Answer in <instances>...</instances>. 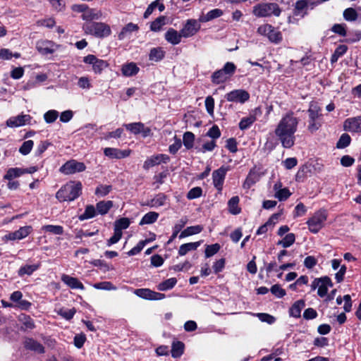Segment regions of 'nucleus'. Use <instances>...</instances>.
<instances>
[{"instance_id":"a18cd8bd","label":"nucleus","mask_w":361,"mask_h":361,"mask_svg":"<svg viewBox=\"0 0 361 361\" xmlns=\"http://www.w3.org/2000/svg\"><path fill=\"white\" fill-rule=\"evenodd\" d=\"M23 174L22 168H10L6 171V173L4 175V179L8 180H11L13 178L20 177Z\"/></svg>"},{"instance_id":"79ce46f5","label":"nucleus","mask_w":361,"mask_h":361,"mask_svg":"<svg viewBox=\"0 0 361 361\" xmlns=\"http://www.w3.org/2000/svg\"><path fill=\"white\" fill-rule=\"evenodd\" d=\"M176 283L177 279L176 278H170L159 283L157 286V289L160 291L171 290L176 286Z\"/></svg>"},{"instance_id":"c03bdc74","label":"nucleus","mask_w":361,"mask_h":361,"mask_svg":"<svg viewBox=\"0 0 361 361\" xmlns=\"http://www.w3.org/2000/svg\"><path fill=\"white\" fill-rule=\"evenodd\" d=\"M274 190H276L275 193V197L279 201L286 200L290 195L289 190L286 188L278 190V184L276 183L274 187Z\"/></svg>"},{"instance_id":"72a5a7b5","label":"nucleus","mask_w":361,"mask_h":361,"mask_svg":"<svg viewBox=\"0 0 361 361\" xmlns=\"http://www.w3.org/2000/svg\"><path fill=\"white\" fill-rule=\"evenodd\" d=\"M204 228L202 225H196L188 226L184 229L179 235V238H183L190 235L198 234L203 231Z\"/></svg>"},{"instance_id":"6ab92c4d","label":"nucleus","mask_w":361,"mask_h":361,"mask_svg":"<svg viewBox=\"0 0 361 361\" xmlns=\"http://www.w3.org/2000/svg\"><path fill=\"white\" fill-rule=\"evenodd\" d=\"M123 126L135 135L142 133L143 137L148 136L150 133V129L149 128H145V125L141 122L124 124Z\"/></svg>"},{"instance_id":"6e6552de","label":"nucleus","mask_w":361,"mask_h":361,"mask_svg":"<svg viewBox=\"0 0 361 361\" xmlns=\"http://www.w3.org/2000/svg\"><path fill=\"white\" fill-rule=\"evenodd\" d=\"M86 166L84 163L79 162L75 159L66 161L59 169L60 172L66 175L73 174L78 172L84 171Z\"/></svg>"},{"instance_id":"423d86ee","label":"nucleus","mask_w":361,"mask_h":361,"mask_svg":"<svg viewBox=\"0 0 361 361\" xmlns=\"http://www.w3.org/2000/svg\"><path fill=\"white\" fill-rule=\"evenodd\" d=\"M326 219L327 212L325 209L316 212L307 221L310 231L312 233H317L323 228Z\"/></svg>"},{"instance_id":"f257e3e1","label":"nucleus","mask_w":361,"mask_h":361,"mask_svg":"<svg viewBox=\"0 0 361 361\" xmlns=\"http://www.w3.org/2000/svg\"><path fill=\"white\" fill-rule=\"evenodd\" d=\"M299 122V118L291 111L283 115L279 121L274 134L283 147L289 149L295 145V133L298 130Z\"/></svg>"},{"instance_id":"c756f323","label":"nucleus","mask_w":361,"mask_h":361,"mask_svg":"<svg viewBox=\"0 0 361 361\" xmlns=\"http://www.w3.org/2000/svg\"><path fill=\"white\" fill-rule=\"evenodd\" d=\"M328 286H333V283L331 282V279L328 276L322 277V283L319 284L318 287V295L320 296L321 298L324 297L327 294Z\"/></svg>"},{"instance_id":"bf43d9fd","label":"nucleus","mask_w":361,"mask_h":361,"mask_svg":"<svg viewBox=\"0 0 361 361\" xmlns=\"http://www.w3.org/2000/svg\"><path fill=\"white\" fill-rule=\"evenodd\" d=\"M220 248L221 247L218 243L207 245L204 251L205 257L207 258L212 257L219 251Z\"/></svg>"},{"instance_id":"7ed1b4c3","label":"nucleus","mask_w":361,"mask_h":361,"mask_svg":"<svg viewBox=\"0 0 361 361\" xmlns=\"http://www.w3.org/2000/svg\"><path fill=\"white\" fill-rule=\"evenodd\" d=\"M282 12L276 3H261L253 6L252 14L257 18L279 17Z\"/></svg>"},{"instance_id":"774afa93","label":"nucleus","mask_w":361,"mask_h":361,"mask_svg":"<svg viewBox=\"0 0 361 361\" xmlns=\"http://www.w3.org/2000/svg\"><path fill=\"white\" fill-rule=\"evenodd\" d=\"M202 194V190L200 187H195L189 190L187 194L188 200H193L200 197Z\"/></svg>"},{"instance_id":"c85d7f7f","label":"nucleus","mask_w":361,"mask_h":361,"mask_svg":"<svg viewBox=\"0 0 361 361\" xmlns=\"http://www.w3.org/2000/svg\"><path fill=\"white\" fill-rule=\"evenodd\" d=\"M202 242V240H200L194 243H188L181 245L178 250V255L180 256H184L188 252L197 250V247L200 246Z\"/></svg>"},{"instance_id":"e2e57ef3","label":"nucleus","mask_w":361,"mask_h":361,"mask_svg":"<svg viewBox=\"0 0 361 361\" xmlns=\"http://www.w3.org/2000/svg\"><path fill=\"white\" fill-rule=\"evenodd\" d=\"M112 190V186L110 185H100L95 190V195L100 197H104L108 195Z\"/></svg>"},{"instance_id":"e433bc0d","label":"nucleus","mask_w":361,"mask_h":361,"mask_svg":"<svg viewBox=\"0 0 361 361\" xmlns=\"http://www.w3.org/2000/svg\"><path fill=\"white\" fill-rule=\"evenodd\" d=\"M39 267V263L36 264H25L19 269L18 274L19 276L24 275L30 276L34 271H37Z\"/></svg>"},{"instance_id":"338daca9","label":"nucleus","mask_w":361,"mask_h":361,"mask_svg":"<svg viewBox=\"0 0 361 361\" xmlns=\"http://www.w3.org/2000/svg\"><path fill=\"white\" fill-rule=\"evenodd\" d=\"M205 107L207 113L213 116L214 110V99L212 96H208L205 99Z\"/></svg>"},{"instance_id":"2eb2a0df","label":"nucleus","mask_w":361,"mask_h":361,"mask_svg":"<svg viewBox=\"0 0 361 361\" xmlns=\"http://www.w3.org/2000/svg\"><path fill=\"white\" fill-rule=\"evenodd\" d=\"M227 169L221 166L212 173L213 184L219 192L223 188V184L226 178Z\"/></svg>"},{"instance_id":"603ef678","label":"nucleus","mask_w":361,"mask_h":361,"mask_svg":"<svg viewBox=\"0 0 361 361\" xmlns=\"http://www.w3.org/2000/svg\"><path fill=\"white\" fill-rule=\"evenodd\" d=\"M351 142L350 136L347 133H343L341 135L336 143V147L338 149H344L350 145Z\"/></svg>"},{"instance_id":"ea45409f","label":"nucleus","mask_w":361,"mask_h":361,"mask_svg":"<svg viewBox=\"0 0 361 361\" xmlns=\"http://www.w3.org/2000/svg\"><path fill=\"white\" fill-rule=\"evenodd\" d=\"M212 82L214 84L219 85L223 82H225L227 80L229 79L228 76H227L221 69L216 71L212 75Z\"/></svg>"},{"instance_id":"58836bf2","label":"nucleus","mask_w":361,"mask_h":361,"mask_svg":"<svg viewBox=\"0 0 361 361\" xmlns=\"http://www.w3.org/2000/svg\"><path fill=\"white\" fill-rule=\"evenodd\" d=\"M165 52L161 47L152 48L149 54V59L152 61L158 62L163 59Z\"/></svg>"},{"instance_id":"1a4fd4ad","label":"nucleus","mask_w":361,"mask_h":361,"mask_svg":"<svg viewBox=\"0 0 361 361\" xmlns=\"http://www.w3.org/2000/svg\"><path fill=\"white\" fill-rule=\"evenodd\" d=\"M83 62L92 66V71L96 74H100L104 70L109 63L107 61L97 58L93 54H89L84 57Z\"/></svg>"},{"instance_id":"9d476101","label":"nucleus","mask_w":361,"mask_h":361,"mask_svg":"<svg viewBox=\"0 0 361 361\" xmlns=\"http://www.w3.org/2000/svg\"><path fill=\"white\" fill-rule=\"evenodd\" d=\"M137 297L149 300H160L165 298L164 293L155 292L149 288H137L134 290Z\"/></svg>"},{"instance_id":"5701e85b","label":"nucleus","mask_w":361,"mask_h":361,"mask_svg":"<svg viewBox=\"0 0 361 361\" xmlns=\"http://www.w3.org/2000/svg\"><path fill=\"white\" fill-rule=\"evenodd\" d=\"M61 281L72 289H85L83 284L77 278L72 277L67 274H63L61 276Z\"/></svg>"},{"instance_id":"b1692460","label":"nucleus","mask_w":361,"mask_h":361,"mask_svg":"<svg viewBox=\"0 0 361 361\" xmlns=\"http://www.w3.org/2000/svg\"><path fill=\"white\" fill-rule=\"evenodd\" d=\"M24 347L30 350L35 351L37 353H44V346L32 338H26L24 341Z\"/></svg>"},{"instance_id":"a211bd4d","label":"nucleus","mask_w":361,"mask_h":361,"mask_svg":"<svg viewBox=\"0 0 361 361\" xmlns=\"http://www.w3.org/2000/svg\"><path fill=\"white\" fill-rule=\"evenodd\" d=\"M343 128L349 132L361 133V116L346 119Z\"/></svg>"},{"instance_id":"412c9836","label":"nucleus","mask_w":361,"mask_h":361,"mask_svg":"<svg viewBox=\"0 0 361 361\" xmlns=\"http://www.w3.org/2000/svg\"><path fill=\"white\" fill-rule=\"evenodd\" d=\"M79 10L82 11V18L85 20H98L102 15L100 11L93 8H87L85 5L79 6Z\"/></svg>"},{"instance_id":"7c9ffc66","label":"nucleus","mask_w":361,"mask_h":361,"mask_svg":"<svg viewBox=\"0 0 361 361\" xmlns=\"http://www.w3.org/2000/svg\"><path fill=\"white\" fill-rule=\"evenodd\" d=\"M185 345L182 341H174L171 345V356L173 358L180 357L184 353Z\"/></svg>"},{"instance_id":"9b49d317","label":"nucleus","mask_w":361,"mask_h":361,"mask_svg":"<svg viewBox=\"0 0 361 361\" xmlns=\"http://www.w3.org/2000/svg\"><path fill=\"white\" fill-rule=\"evenodd\" d=\"M225 98L228 102L243 104L250 99V94L244 90H234L227 93Z\"/></svg>"},{"instance_id":"aec40b11","label":"nucleus","mask_w":361,"mask_h":361,"mask_svg":"<svg viewBox=\"0 0 361 361\" xmlns=\"http://www.w3.org/2000/svg\"><path fill=\"white\" fill-rule=\"evenodd\" d=\"M56 47L57 45L49 40H40L37 42L36 44L37 51L44 55L53 54Z\"/></svg>"},{"instance_id":"ddd939ff","label":"nucleus","mask_w":361,"mask_h":361,"mask_svg":"<svg viewBox=\"0 0 361 361\" xmlns=\"http://www.w3.org/2000/svg\"><path fill=\"white\" fill-rule=\"evenodd\" d=\"M32 117L29 114H19L16 116H12L6 121V126L10 128H17L29 124Z\"/></svg>"},{"instance_id":"13d9d810","label":"nucleus","mask_w":361,"mask_h":361,"mask_svg":"<svg viewBox=\"0 0 361 361\" xmlns=\"http://www.w3.org/2000/svg\"><path fill=\"white\" fill-rule=\"evenodd\" d=\"M331 30L333 32H334L336 34H338V35L342 36V37H345L346 35H347L346 25L344 24V23H342V24H338V23L334 24L331 27Z\"/></svg>"},{"instance_id":"f8f14e48","label":"nucleus","mask_w":361,"mask_h":361,"mask_svg":"<svg viewBox=\"0 0 361 361\" xmlns=\"http://www.w3.org/2000/svg\"><path fill=\"white\" fill-rule=\"evenodd\" d=\"M200 23L195 19H189L186 21L183 27L181 29V33L183 37H190L195 35L200 29Z\"/></svg>"},{"instance_id":"3c124183","label":"nucleus","mask_w":361,"mask_h":361,"mask_svg":"<svg viewBox=\"0 0 361 361\" xmlns=\"http://www.w3.org/2000/svg\"><path fill=\"white\" fill-rule=\"evenodd\" d=\"M308 8V2L307 0H298L296 1L294 9V15L300 16L303 11Z\"/></svg>"},{"instance_id":"a19ab883","label":"nucleus","mask_w":361,"mask_h":361,"mask_svg":"<svg viewBox=\"0 0 361 361\" xmlns=\"http://www.w3.org/2000/svg\"><path fill=\"white\" fill-rule=\"evenodd\" d=\"M159 217V214L156 212H149L145 214L140 220L139 225L151 224L154 223Z\"/></svg>"},{"instance_id":"0e129e2a","label":"nucleus","mask_w":361,"mask_h":361,"mask_svg":"<svg viewBox=\"0 0 361 361\" xmlns=\"http://www.w3.org/2000/svg\"><path fill=\"white\" fill-rule=\"evenodd\" d=\"M221 70L230 78L234 74L236 66L232 62H226Z\"/></svg>"},{"instance_id":"39448f33","label":"nucleus","mask_w":361,"mask_h":361,"mask_svg":"<svg viewBox=\"0 0 361 361\" xmlns=\"http://www.w3.org/2000/svg\"><path fill=\"white\" fill-rule=\"evenodd\" d=\"M82 28L86 34L94 35L98 38L106 37L111 33L110 26L101 22L85 23Z\"/></svg>"},{"instance_id":"4d7b16f0","label":"nucleus","mask_w":361,"mask_h":361,"mask_svg":"<svg viewBox=\"0 0 361 361\" xmlns=\"http://www.w3.org/2000/svg\"><path fill=\"white\" fill-rule=\"evenodd\" d=\"M59 117L56 110H49L44 114V119L47 123H54Z\"/></svg>"},{"instance_id":"393cba45","label":"nucleus","mask_w":361,"mask_h":361,"mask_svg":"<svg viewBox=\"0 0 361 361\" xmlns=\"http://www.w3.org/2000/svg\"><path fill=\"white\" fill-rule=\"evenodd\" d=\"M183 37L181 31L178 32L173 28H169L165 33L166 40L173 45L178 44L181 42Z\"/></svg>"},{"instance_id":"473e14b6","label":"nucleus","mask_w":361,"mask_h":361,"mask_svg":"<svg viewBox=\"0 0 361 361\" xmlns=\"http://www.w3.org/2000/svg\"><path fill=\"white\" fill-rule=\"evenodd\" d=\"M224 12L219 8H214L209 11L206 15L201 16L199 18L200 22L205 23L213 19L217 18L223 15Z\"/></svg>"},{"instance_id":"4be33fe9","label":"nucleus","mask_w":361,"mask_h":361,"mask_svg":"<svg viewBox=\"0 0 361 361\" xmlns=\"http://www.w3.org/2000/svg\"><path fill=\"white\" fill-rule=\"evenodd\" d=\"M257 113H259V114L261 113L260 110L258 108L255 109L253 114H250L247 117H243L239 123V128L241 130H245L248 129L257 120L256 116H257Z\"/></svg>"},{"instance_id":"37998d69","label":"nucleus","mask_w":361,"mask_h":361,"mask_svg":"<svg viewBox=\"0 0 361 361\" xmlns=\"http://www.w3.org/2000/svg\"><path fill=\"white\" fill-rule=\"evenodd\" d=\"M186 223V219H181L178 223H176L174 225V226L173 227V233L167 242L168 244H170L177 237V235L183 229Z\"/></svg>"},{"instance_id":"f3484780","label":"nucleus","mask_w":361,"mask_h":361,"mask_svg":"<svg viewBox=\"0 0 361 361\" xmlns=\"http://www.w3.org/2000/svg\"><path fill=\"white\" fill-rule=\"evenodd\" d=\"M130 149H120L113 147H106L104 149V154L105 156L111 159H123L128 157L130 154Z\"/></svg>"},{"instance_id":"bb28decb","label":"nucleus","mask_w":361,"mask_h":361,"mask_svg":"<svg viewBox=\"0 0 361 361\" xmlns=\"http://www.w3.org/2000/svg\"><path fill=\"white\" fill-rule=\"evenodd\" d=\"M305 302L303 300H299L295 302L289 310V314L290 317L299 318L300 317L301 311L305 307Z\"/></svg>"},{"instance_id":"864d4df0","label":"nucleus","mask_w":361,"mask_h":361,"mask_svg":"<svg viewBox=\"0 0 361 361\" xmlns=\"http://www.w3.org/2000/svg\"><path fill=\"white\" fill-rule=\"evenodd\" d=\"M166 24V17L159 16L154 20L150 25L151 30L154 32H159L161 30L162 27Z\"/></svg>"},{"instance_id":"0eeeda50","label":"nucleus","mask_w":361,"mask_h":361,"mask_svg":"<svg viewBox=\"0 0 361 361\" xmlns=\"http://www.w3.org/2000/svg\"><path fill=\"white\" fill-rule=\"evenodd\" d=\"M257 32L267 37L271 43L276 44H279L283 39L281 32L270 24L260 25L257 28Z\"/></svg>"},{"instance_id":"680f3d73","label":"nucleus","mask_w":361,"mask_h":361,"mask_svg":"<svg viewBox=\"0 0 361 361\" xmlns=\"http://www.w3.org/2000/svg\"><path fill=\"white\" fill-rule=\"evenodd\" d=\"M76 310L75 308L64 309L61 308L58 311V314L61 316L63 318L70 320L75 315Z\"/></svg>"},{"instance_id":"4468645a","label":"nucleus","mask_w":361,"mask_h":361,"mask_svg":"<svg viewBox=\"0 0 361 361\" xmlns=\"http://www.w3.org/2000/svg\"><path fill=\"white\" fill-rule=\"evenodd\" d=\"M170 160V158L168 155L164 154H159L157 155L152 156L148 157L143 164V169L145 170H148L149 169L159 165L161 163H167Z\"/></svg>"},{"instance_id":"f704fd0d","label":"nucleus","mask_w":361,"mask_h":361,"mask_svg":"<svg viewBox=\"0 0 361 361\" xmlns=\"http://www.w3.org/2000/svg\"><path fill=\"white\" fill-rule=\"evenodd\" d=\"M167 197L164 193L157 194L153 199H152L149 202L145 204L144 205H147L151 207H161L165 204Z\"/></svg>"},{"instance_id":"8fccbe9b","label":"nucleus","mask_w":361,"mask_h":361,"mask_svg":"<svg viewBox=\"0 0 361 361\" xmlns=\"http://www.w3.org/2000/svg\"><path fill=\"white\" fill-rule=\"evenodd\" d=\"M195 141V135L190 131L183 134V142L186 149H190L193 147Z\"/></svg>"},{"instance_id":"a878e982","label":"nucleus","mask_w":361,"mask_h":361,"mask_svg":"<svg viewBox=\"0 0 361 361\" xmlns=\"http://www.w3.org/2000/svg\"><path fill=\"white\" fill-rule=\"evenodd\" d=\"M138 30L139 27L137 25L129 23L122 28L118 35V38L119 40H123L125 38L130 37L133 32L137 31Z\"/></svg>"},{"instance_id":"f03ea898","label":"nucleus","mask_w":361,"mask_h":361,"mask_svg":"<svg viewBox=\"0 0 361 361\" xmlns=\"http://www.w3.org/2000/svg\"><path fill=\"white\" fill-rule=\"evenodd\" d=\"M81 183L71 181L60 188L56 194V197L60 202H71L77 199L81 195Z\"/></svg>"},{"instance_id":"69168bd1","label":"nucleus","mask_w":361,"mask_h":361,"mask_svg":"<svg viewBox=\"0 0 361 361\" xmlns=\"http://www.w3.org/2000/svg\"><path fill=\"white\" fill-rule=\"evenodd\" d=\"M270 291L278 298H281L286 295V290L279 284H275L271 287Z\"/></svg>"},{"instance_id":"2f4dec72","label":"nucleus","mask_w":361,"mask_h":361,"mask_svg":"<svg viewBox=\"0 0 361 361\" xmlns=\"http://www.w3.org/2000/svg\"><path fill=\"white\" fill-rule=\"evenodd\" d=\"M139 70L140 68L137 67V66L135 63L131 62L124 64L122 66L121 72L123 75L126 77H130L136 75Z\"/></svg>"},{"instance_id":"09e8293b","label":"nucleus","mask_w":361,"mask_h":361,"mask_svg":"<svg viewBox=\"0 0 361 361\" xmlns=\"http://www.w3.org/2000/svg\"><path fill=\"white\" fill-rule=\"evenodd\" d=\"M130 221L129 219L123 217L116 220L114 222V230L122 232V230L126 229L129 227Z\"/></svg>"},{"instance_id":"c9c22d12","label":"nucleus","mask_w":361,"mask_h":361,"mask_svg":"<svg viewBox=\"0 0 361 361\" xmlns=\"http://www.w3.org/2000/svg\"><path fill=\"white\" fill-rule=\"evenodd\" d=\"M240 199L238 196L232 197L228 202V211L231 214L236 215L240 213L241 209L238 204Z\"/></svg>"},{"instance_id":"dca6fc26","label":"nucleus","mask_w":361,"mask_h":361,"mask_svg":"<svg viewBox=\"0 0 361 361\" xmlns=\"http://www.w3.org/2000/svg\"><path fill=\"white\" fill-rule=\"evenodd\" d=\"M31 231V226H23L14 232H11L5 235L4 239L7 240H21L27 237L30 233Z\"/></svg>"},{"instance_id":"6e6d98bb","label":"nucleus","mask_w":361,"mask_h":361,"mask_svg":"<svg viewBox=\"0 0 361 361\" xmlns=\"http://www.w3.org/2000/svg\"><path fill=\"white\" fill-rule=\"evenodd\" d=\"M34 146V142L31 140L23 142L19 148V152L23 155H27Z\"/></svg>"},{"instance_id":"5fc2aeb1","label":"nucleus","mask_w":361,"mask_h":361,"mask_svg":"<svg viewBox=\"0 0 361 361\" xmlns=\"http://www.w3.org/2000/svg\"><path fill=\"white\" fill-rule=\"evenodd\" d=\"M295 240L294 233H288L281 240L278 242V245H281L283 247L286 248L292 245Z\"/></svg>"},{"instance_id":"de8ad7c7","label":"nucleus","mask_w":361,"mask_h":361,"mask_svg":"<svg viewBox=\"0 0 361 361\" xmlns=\"http://www.w3.org/2000/svg\"><path fill=\"white\" fill-rule=\"evenodd\" d=\"M343 15L345 20L350 22L355 21L359 17L357 10L353 8H348L345 9Z\"/></svg>"},{"instance_id":"4c0bfd02","label":"nucleus","mask_w":361,"mask_h":361,"mask_svg":"<svg viewBox=\"0 0 361 361\" xmlns=\"http://www.w3.org/2000/svg\"><path fill=\"white\" fill-rule=\"evenodd\" d=\"M113 207V202L111 200L108 201H100L97 203L96 209L98 214L104 215L108 213L110 209Z\"/></svg>"},{"instance_id":"052dcab7","label":"nucleus","mask_w":361,"mask_h":361,"mask_svg":"<svg viewBox=\"0 0 361 361\" xmlns=\"http://www.w3.org/2000/svg\"><path fill=\"white\" fill-rule=\"evenodd\" d=\"M42 229L46 232H49L56 235H61L63 233V228L61 226L46 225Z\"/></svg>"},{"instance_id":"20e7f679","label":"nucleus","mask_w":361,"mask_h":361,"mask_svg":"<svg viewBox=\"0 0 361 361\" xmlns=\"http://www.w3.org/2000/svg\"><path fill=\"white\" fill-rule=\"evenodd\" d=\"M321 108L315 102L310 103L309 109L307 110L309 120H308V130L313 133L319 130L322 125V117Z\"/></svg>"},{"instance_id":"cd10ccee","label":"nucleus","mask_w":361,"mask_h":361,"mask_svg":"<svg viewBox=\"0 0 361 361\" xmlns=\"http://www.w3.org/2000/svg\"><path fill=\"white\" fill-rule=\"evenodd\" d=\"M259 174L255 170H250L247 176L246 177L243 187L245 189H249L252 185L255 184L259 180Z\"/></svg>"},{"instance_id":"49530a36","label":"nucleus","mask_w":361,"mask_h":361,"mask_svg":"<svg viewBox=\"0 0 361 361\" xmlns=\"http://www.w3.org/2000/svg\"><path fill=\"white\" fill-rule=\"evenodd\" d=\"M97 212V209L93 205H87L85 207L84 213L80 215L78 219L80 221H84L93 218L95 216Z\"/></svg>"}]
</instances>
